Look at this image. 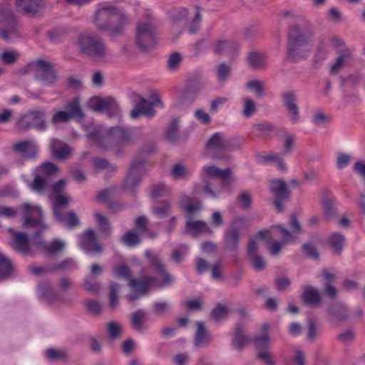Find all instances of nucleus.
<instances>
[{
  "mask_svg": "<svg viewBox=\"0 0 365 365\" xmlns=\"http://www.w3.org/2000/svg\"><path fill=\"white\" fill-rule=\"evenodd\" d=\"M136 129L115 126L106 129L96 125L87 133V138L99 148L120 153L125 146L134 144L138 138Z\"/></svg>",
  "mask_w": 365,
  "mask_h": 365,
  "instance_id": "obj_1",
  "label": "nucleus"
},
{
  "mask_svg": "<svg viewBox=\"0 0 365 365\" xmlns=\"http://www.w3.org/2000/svg\"><path fill=\"white\" fill-rule=\"evenodd\" d=\"M312 35L309 29H302L298 26H292L289 29L287 46V58L289 61L295 63L309 56L310 50L307 44Z\"/></svg>",
  "mask_w": 365,
  "mask_h": 365,
  "instance_id": "obj_2",
  "label": "nucleus"
},
{
  "mask_svg": "<svg viewBox=\"0 0 365 365\" xmlns=\"http://www.w3.org/2000/svg\"><path fill=\"white\" fill-rule=\"evenodd\" d=\"M155 149L156 145L153 141L145 143L141 146L139 153L132 160L124 181V189L128 192H135V187L140 185L141 178L145 173V156L155 152Z\"/></svg>",
  "mask_w": 365,
  "mask_h": 365,
  "instance_id": "obj_3",
  "label": "nucleus"
},
{
  "mask_svg": "<svg viewBox=\"0 0 365 365\" xmlns=\"http://www.w3.org/2000/svg\"><path fill=\"white\" fill-rule=\"evenodd\" d=\"M94 23L99 30L118 35L123 33L128 18L115 7L105 6L96 11Z\"/></svg>",
  "mask_w": 365,
  "mask_h": 365,
  "instance_id": "obj_4",
  "label": "nucleus"
},
{
  "mask_svg": "<svg viewBox=\"0 0 365 365\" xmlns=\"http://www.w3.org/2000/svg\"><path fill=\"white\" fill-rule=\"evenodd\" d=\"M20 75L32 74L43 86L53 87L58 80V71L49 61L38 59L28 63L19 71Z\"/></svg>",
  "mask_w": 365,
  "mask_h": 365,
  "instance_id": "obj_5",
  "label": "nucleus"
},
{
  "mask_svg": "<svg viewBox=\"0 0 365 365\" xmlns=\"http://www.w3.org/2000/svg\"><path fill=\"white\" fill-rule=\"evenodd\" d=\"M78 44L82 53L98 61L105 58L107 49L102 38L97 35L83 33L78 37Z\"/></svg>",
  "mask_w": 365,
  "mask_h": 365,
  "instance_id": "obj_6",
  "label": "nucleus"
},
{
  "mask_svg": "<svg viewBox=\"0 0 365 365\" xmlns=\"http://www.w3.org/2000/svg\"><path fill=\"white\" fill-rule=\"evenodd\" d=\"M251 221L244 217L235 218L230 224V227L225 232L223 244L225 250L237 253L239 250L241 228L249 226Z\"/></svg>",
  "mask_w": 365,
  "mask_h": 365,
  "instance_id": "obj_7",
  "label": "nucleus"
},
{
  "mask_svg": "<svg viewBox=\"0 0 365 365\" xmlns=\"http://www.w3.org/2000/svg\"><path fill=\"white\" fill-rule=\"evenodd\" d=\"M0 23L5 28L0 30V36L6 41L19 36V24L7 4H0Z\"/></svg>",
  "mask_w": 365,
  "mask_h": 365,
  "instance_id": "obj_8",
  "label": "nucleus"
},
{
  "mask_svg": "<svg viewBox=\"0 0 365 365\" xmlns=\"http://www.w3.org/2000/svg\"><path fill=\"white\" fill-rule=\"evenodd\" d=\"M45 116L46 111L43 108L30 110L19 120L17 128L24 130L35 128L37 130L43 131L47 128Z\"/></svg>",
  "mask_w": 365,
  "mask_h": 365,
  "instance_id": "obj_9",
  "label": "nucleus"
},
{
  "mask_svg": "<svg viewBox=\"0 0 365 365\" xmlns=\"http://www.w3.org/2000/svg\"><path fill=\"white\" fill-rule=\"evenodd\" d=\"M205 86V81L199 72L193 73L187 78L185 87L181 94L184 102L192 103Z\"/></svg>",
  "mask_w": 365,
  "mask_h": 365,
  "instance_id": "obj_10",
  "label": "nucleus"
},
{
  "mask_svg": "<svg viewBox=\"0 0 365 365\" xmlns=\"http://www.w3.org/2000/svg\"><path fill=\"white\" fill-rule=\"evenodd\" d=\"M136 43L143 51H146L156 44L155 27L150 23H139L136 31Z\"/></svg>",
  "mask_w": 365,
  "mask_h": 365,
  "instance_id": "obj_11",
  "label": "nucleus"
},
{
  "mask_svg": "<svg viewBox=\"0 0 365 365\" xmlns=\"http://www.w3.org/2000/svg\"><path fill=\"white\" fill-rule=\"evenodd\" d=\"M23 209L24 225L26 227H41V232L47 229L43 222L42 211L40 207L33 206L28 203L21 205Z\"/></svg>",
  "mask_w": 365,
  "mask_h": 365,
  "instance_id": "obj_12",
  "label": "nucleus"
},
{
  "mask_svg": "<svg viewBox=\"0 0 365 365\" xmlns=\"http://www.w3.org/2000/svg\"><path fill=\"white\" fill-rule=\"evenodd\" d=\"M270 190L274 195V204L278 212L283 211V201L287 200L290 195V191L288 190L285 182L279 179L272 180Z\"/></svg>",
  "mask_w": 365,
  "mask_h": 365,
  "instance_id": "obj_13",
  "label": "nucleus"
},
{
  "mask_svg": "<svg viewBox=\"0 0 365 365\" xmlns=\"http://www.w3.org/2000/svg\"><path fill=\"white\" fill-rule=\"evenodd\" d=\"M283 104L286 107L289 115V120L292 124H296L300 118L299 108L297 105V96L294 91H289L282 93L281 95Z\"/></svg>",
  "mask_w": 365,
  "mask_h": 365,
  "instance_id": "obj_14",
  "label": "nucleus"
},
{
  "mask_svg": "<svg viewBox=\"0 0 365 365\" xmlns=\"http://www.w3.org/2000/svg\"><path fill=\"white\" fill-rule=\"evenodd\" d=\"M202 177L209 179L220 178L223 185H228L235 180L230 168L221 170L215 165L204 166L202 169Z\"/></svg>",
  "mask_w": 365,
  "mask_h": 365,
  "instance_id": "obj_15",
  "label": "nucleus"
},
{
  "mask_svg": "<svg viewBox=\"0 0 365 365\" xmlns=\"http://www.w3.org/2000/svg\"><path fill=\"white\" fill-rule=\"evenodd\" d=\"M158 103L162 105V102L158 98L153 102H149L144 98L140 97L138 101L135 103V107L130 111V116L133 119H136L142 115L151 118L155 113L153 106Z\"/></svg>",
  "mask_w": 365,
  "mask_h": 365,
  "instance_id": "obj_16",
  "label": "nucleus"
},
{
  "mask_svg": "<svg viewBox=\"0 0 365 365\" xmlns=\"http://www.w3.org/2000/svg\"><path fill=\"white\" fill-rule=\"evenodd\" d=\"M145 255L148 260L149 265L158 272L163 277V282L159 284L160 287L166 286L172 282L173 277L167 272L165 265L158 255L148 250L145 252Z\"/></svg>",
  "mask_w": 365,
  "mask_h": 365,
  "instance_id": "obj_17",
  "label": "nucleus"
},
{
  "mask_svg": "<svg viewBox=\"0 0 365 365\" xmlns=\"http://www.w3.org/2000/svg\"><path fill=\"white\" fill-rule=\"evenodd\" d=\"M41 233V232H37L33 237V243L38 248H40L43 252L51 255H56L63 250L66 246L64 242L59 240H54L51 243L48 244L39 239Z\"/></svg>",
  "mask_w": 365,
  "mask_h": 365,
  "instance_id": "obj_18",
  "label": "nucleus"
},
{
  "mask_svg": "<svg viewBox=\"0 0 365 365\" xmlns=\"http://www.w3.org/2000/svg\"><path fill=\"white\" fill-rule=\"evenodd\" d=\"M16 5L19 11L31 16H36L46 6L43 0H16Z\"/></svg>",
  "mask_w": 365,
  "mask_h": 365,
  "instance_id": "obj_19",
  "label": "nucleus"
},
{
  "mask_svg": "<svg viewBox=\"0 0 365 365\" xmlns=\"http://www.w3.org/2000/svg\"><path fill=\"white\" fill-rule=\"evenodd\" d=\"M79 246L87 253H100L102 251L101 245L97 242L94 232L87 230L80 236Z\"/></svg>",
  "mask_w": 365,
  "mask_h": 365,
  "instance_id": "obj_20",
  "label": "nucleus"
},
{
  "mask_svg": "<svg viewBox=\"0 0 365 365\" xmlns=\"http://www.w3.org/2000/svg\"><path fill=\"white\" fill-rule=\"evenodd\" d=\"M10 245L14 250L23 255H31L29 237L24 232H14L12 242Z\"/></svg>",
  "mask_w": 365,
  "mask_h": 365,
  "instance_id": "obj_21",
  "label": "nucleus"
},
{
  "mask_svg": "<svg viewBox=\"0 0 365 365\" xmlns=\"http://www.w3.org/2000/svg\"><path fill=\"white\" fill-rule=\"evenodd\" d=\"M231 142L222 133L213 134L206 144L207 150L223 151L231 150Z\"/></svg>",
  "mask_w": 365,
  "mask_h": 365,
  "instance_id": "obj_22",
  "label": "nucleus"
},
{
  "mask_svg": "<svg viewBox=\"0 0 365 365\" xmlns=\"http://www.w3.org/2000/svg\"><path fill=\"white\" fill-rule=\"evenodd\" d=\"M159 284H157V279L154 277L143 276L139 279H131L129 286L133 291H138L141 294H147L150 287Z\"/></svg>",
  "mask_w": 365,
  "mask_h": 365,
  "instance_id": "obj_23",
  "label": "nucleus"
},
{
  "mask_svg": "<svg viewBox=\"0 0 365 365\" xmlns=\"http://www.w3.org/2000/svg\"><path fill=\"white\" fill-rule=\"evenodd\" d=\"M197 329L194 337V344L198 348L208 346L212 340V336L206 329L204 322H197Z\"/></svg>",
  "mask_w": 365,
  "mask_h": 365,
  "instance_id": "obj_24",
  "label": "nucleus"
},
{
  "mask_svg": "<svg viewBox=\"0 0 365 365\" xmlns=\"http://www.w3.org/2000/svg\"><path fill=\"white\" fill-rule=\"evenodd\" d=\"M13 150L22 157L29 159L36 158L38 152V148L36 144L29 140L21 141L14 144Z\"/></svg>",
  "mask_w": 365,
  "mask_h": 365,
  "instance_id": "obj_25",
  "label": "nucleus"
},
{
  "mask_svg": "<svg viewBox=\"0 0 365 365\" xmlns=\"http://www.w3.org/2000/svg\"><path fill=\"white\" fill-rule=\"evenodd\" d=\"M250 341H251V338L245 334L243 326L241 324H237L232 334V346L237 351H241Z\"/></svg>",
  "mask_w": 365,
  "mask_h": 365,
  "instance_id": "obj_26",
  "label": "nucleus"
},
{
  "mask_svg": "<svg viewBox=\"0 0 365 365\" xmlns=\"http://www.w3.org/2000/svg\"><path fill=\"white\" fill-rule=\"evenodd\" d=\"M239 50V44L237 42L229 40L218 41L214 48L215 53H226L231 57H235Z\"/></svg>",
  "mask_w": 365,
  "mask_h": 365,
  "instance_id": "obj_27",
  "label": "nucleus"
},
{
  "mask_svg": "<svg viewBox=\"0 0 365 365\" xmlns=\"http://www.w3.org/2000/svg\"><path fill=\"white\" fill-rule=\"evenodd\" d=\"M327 312L332 320L344 321L349 317V312L347 307L341 303L331 304L327 309Z\"/></svg>",
  "mask_w": 365,
  "mask_h": 365,
  "instance_id": "obj_28",
  "label": "nucleus"
},
{
  "mask_svg": "<svg viewBox=\"0 0 365 365\" xmlns=\"http://www.w3.org/2000/svg\"><path fill=\"white\" fill-rule=\"evenodd\" d=\"M303 302L309 306L317 305L321 302V296L318 289L312 286H304L302 293Z\"/></svg>",
  "mask_w": 365,
  "mask_h": 365,
  "instance_id": "obj_29",
  "label": "nucleus"
},
{
  "mask_svg": "<svg viewBox=\"0 0 365 365\" xmlns=\"http://www.w3.org/2000/svg\"><path fill=\"white\" fill-rule=\"evenodd\" d=\"M130 325L134 330L141 331L147 329L145 324L147 321V313L143 309H138L130 314Z\"/></svg>",
  "mask_w": 365,
  "mask_h": 365,
  "instance_id": "obj_30",
  "label": "nucleus"
},
{
  "mask_svg": "<svg viewBox=\"0 0 365 365\" xmlns=\"http://www.w3.org/2000/svg\"><path fill=\"white\" fill-rule=\"evenodd\" d=\"M51 150L56 158L58 159H66L71 153V149L66 145L57 139H52L51 141Z\"/></svg>",
  "mask_w": 365,
  "mask_h": 365,
  "instance_id": "obj_31",
  "label": "nucleus"
},
{
  "mask_svg": "<svg viewBox=\"0 0 365 365\" xmlns=\"http://www.w3.org/2000/svg\"><path fill=\"white\" fill-rule=\"evenodd\" d=\"M335 200L329 190L323 191L321 197V205L326 215L332 216L335 213Z\"/></svg>",
  "mask_w": 365,
  "mask_h": 365,
  "instance_id": "obj_32",
  "label": "nucleus"
},
{
  "mask_svg": "<svg viewBox=\"0 0 365 365\" xmlns=\"http://www.w3.org/2000/svg\"><path fill=\"white\" fill-rule=\"evenodd\" d=\"M180 205L189 214H192L202 208V202L200 200L186 195L182 196Z\"/></svg>",
  "mask_w": 365,
  "mask_h": 365,
  "instance_id": "obj_33",
  "label": "nucleus"
},
{
  "mask_svg": "<svg viewBox=\"0 0 365 365\" xmlns=\"http://www.w3.org/2000/svg\"><path fill=\"white\" fill-rule=\"evenodd\" d=\"M38 290L40 297L49 304H54L60 299L59 294L46 284H40Z\"/></svg>",
  "mask_w": 365,
  "mask_h": 365,
  "instance_id": "obj_34",
  "label": "nucleus"
},
{
  "mask_svg": "<svg viewBox=\"0 0 365 365\" xmlns=\"http://www.w3.org/2000/svg\"><path fill=\"white\" fill-rule=\"evenodd\" d=\"M66 112L70 118H78L83 120L85 115L80 106V100L78 98H74L71 103L66 106Z\"/></svg>",
  "mask_w": 365,
  "mask_h": 365,
  "instance_id": "obj_35",
  "label": "nucleus"
},
{
  "mask_svg": "<svg viewBox=\"0 0 365 365\" xmlns=\"http://www.w3.org/2000/svg\"><path fill=\"white\" fill-rule=\"evenodd\" d=\"M14 270L11 261L4 255L0 254V281L10 277Z\"/></svg>",
  "mask_w": 365,
  "mask_h": 365,
  "instance_id": "obj_36",
  "label": "nucleus"
},
{
  "mask_svg": "<svg viewBox=\"0 0 365 365\" xmlns=\"http://www.w3.org/2000/svg\"><path fill=\"white\" fill-rule=\"evenodd\" d=\"M103 112H106L109 117L118 114L119 106L114 98L111 96L103 98Z\"/></svg>",
  "mask_w": 365,
  "mask_h": 365,
  "instance_id": "obj_37",
  "label": "nucleus"
},
{
  "mask_svg": "<svg viewBox=\"0 0 365 365\" xmlns=\"http://www.w3.org/2000/svg\"><path fill=\"white\" fill-rule=\"evenodd\" d=\"M338 54L339 56L336 62L331 67L330 71L332 74H337L339 73L341 67L350 57L351 52L349 50L345 48L338 51Z\"/></svg>",
  "mask_w": 365,
  "mask_h": 365,
  "instance_id": "obj_38",
  "label": "nucleus"
},
{
  "mask_svg": "<svg viewBox=\"0 0 365 365\" xmlns=\"http://www.w3.org/2000/svg\"><path fill=\"white\" fill-rule=\"evenodd\" d=\"M232 76V66L226 63H221L216 66V77L220 83L226 82Z\"/></svg>",
  "mask_w": 365,
  "mask_h": 365,
  "instance_id": "obj_39",
  "label": "nucleus"
},
{
  "mask_svg": "<svg viewBox=\"0 0 365 365\" xmlns=\"http://www.w3.org/2000/svg\"><path fill=\"white\" fill-rule=\"evenodd\" d=\"M345 242V237L340 233H332L329 237V244L332 247L334 252L340 255Z\"/></svg>",
  "mask_w": 365,
  "mask_h": 365,
  "instance_id": "obj_40",
  "label": "nucleus"
},
{
  "mask_svg": "<svg viewBox=\"0 0 365 365\" xmlns=\"http://www.w3.org/2000/svg\"><path fill=\"white\" fill-rule=\"evenodd\" d=\"M307 339L310 342H314L319 337L320 334V329L318 323L313 319L309 318L307 319Z\"/></svg>",
  "mask_w": 365,
  "mask_h": 365,
  "instance_id": "obj_41",
  "label": "nucleus"
},
{
  "mask_svg": "<svg viewBox=\"0 0 365 365\" xmlns=\"http://www.w3.org/2000/svg\"><path fill=\"white\" fill-rule=\"evenodd\" d=\"M186 227L196 233H212V230L207 224L202 220H188L186 222Z\"/></svg>",
  "mask_w": 365,
  "mask_h": 365,
  "instance_id": "obj_42",
  "label": "nucleus"
},
{
  "mask_svg": "<svg viewBox=\"0 0 365 365\" xmlns=\"http://www.w3.org/2000/svg\"><path fill=\"white\" fill-rule=\"evenodd\" d=\"M171 210L170 202L164 200L152 208L153 213L159 219H164L169 215Z\"/></svg>",
  "mask_w": 365,
  "mask_h": 365,
  "instance_id": "obj_43",
  "label": "nucleus"
},
{
  "mask_svg": "<svg viewBox=\"0 0 365 365\" xmlns=\"http://www.w3.org/2000/svg\"><path fill=\"white\" fill-rule=\"evenodd\" d=\"M249 65L254 69H260L265 66V57L257 52H251L247 57Z\"/></svg>",
  "mask_w": 365,
  "mask_h": 365,
  "instance_id": "obj_44",
  "label": "nucleus"
},
{
  "mask_svg": "<svg viewBox=\"0 0 365 365\" xmlns=\"http://www.w3.org/2000/svg\"><path fill=\"white\" fill-rule=\"evenodd\" d=\"M57 220L61 222L66 223L70 228H73L79 224V220L73 211L67 213H61L55 216Z\"/></svg>",
  "mask_w": 365,
  "mask_h": 365,
  "instance_id": "obj_45",
  "label": "nucleus"
},
{
  "mask_svg": "<svg viewBox=\"0 0 365 365\" xmlns=\"http://www.w3.org/2000/svg\"><path fill=\"white\" fill-rule=\"evenodd\" d=\"M191 175L192 170L185 165L176 164L173 166L172 175L175 180H187Z\"/></svg>",
  "mask_w": 365,
  "mask_h": 365,
  "instance_id": "obj_46",
  "label": "nucleus"
},
{
  "mask_svg": "<svg viewBox=\"0 0 365 365\" xmlns=\"http://www.w3.org/2000/svg\"><path fill=\"white\" fill-rule=\"evenodd\" d=\"M201 21L202 16L200 14V9L199 6H196L195 7L194 16L191 22L187 26L188 31L190 34H195L200 30Z\"/></svg>",
  "mask_w": 365,
  "mask_h": 365,
  "instance_id": "obj_47",
  "label": "nucleus"
},
{
  "mask_svg": "<svg viewBox=\"0 0 365 365\" xmlns=\"http://www.w3.org/2000/svg\"><path fill=\"white\" fill-rule=\"evenodd\" d=\"M48 185V179L43 178L40 175H36L31 183L30 187L32 190L37 192H42L44 191Z\"/></svg>",
  "mask_w": 365,
  "mask_h": 365,
  "instance_id": "obj_48",
  "label": "nucleus"
},
{
  "mask_svg": "<svg viewBox=\"0 0 365 365\" xmlns=\"http://www.w3.org/2000/svg\"><path fill=\"white\" fill-rule=\"evenodd\" d=\"M120 284L112 282L110 284L109 304L111 309H115L118 305V292Z\"/></svg>",
  "mask_w": 365,
  "mask_h": 365,
  "instance_id": "obj_49",
  "label": "nucleus"
},
{
  "mask_svg": "<svg viewBox=\"0 0 365 365\" xmlns=\"http://www.w3.org/2000/svg\"><path fill=\"white\" fill-rule=\"evenodd\" d=\"M178 129H179V121L177 119H173L167 130H166V138L171 142H176L178 139Z\"/></svg>",
  "mask_w": 365,
  "mask_h": 365,
  "instance_id": "obj_50",
  "label": "nucleus"
},
{
  "mask_svg": "<svg viewBox=\"0 0 365 365\" xmlns=\"http://www.w3.org/2000/svg\"><path fill=\"white\" fill-rule=\"evenodd\" d=\"M251 340L254 341L257 353L261 350H268L270 341L268 334H264L260 336H255L251 338Z\"/></svg>",
  "mask_w": 365,
  "mask_h": 365,
  "instance_id": "obj_51",
  "label": "nucleus"
},
{
  "mask_svg": "<svg viewBox=\"0 0 365 365\" xmlns=\"http://www.w3.org/2000/svg\"><path fill=\"white\" fill-rule=\"evenodd\" d=\"M46 356L51 361L64 360L67 358V353L62 349H48L46 351Z\"/></svg>",
  "mask_w": 365,
  "mask_h": 365,
  "instance_id": "obj_52",
  "label": "nucleus"
},
{
  "mask_svg": "<svg viewBox=\"0 0 365 365\" xmlns=\"http://www.w3.org/2000/svg\"><path fill=\"white\" fill-rule=\"evenodd\" d=\"M256 104L250 97L243 99L242 114L246 118L252 116L256 113Z\"/></svg>",
  "mask_w": 365,
  "mask_h": 365,
  "instance_id": "obj_53",
  "label": "nucleus"
},
{
  "mask_svg": "<svg viewBox=\"0 0 365 365\" xmlns=\"http://www.w3.org/2000/svg\"><path fill=\"white\" fill-rule=\"evenodd\" d=\"M69 203V199L66 195L61 194V195H56V199L53 204V215L54 216H56L61 212H60V210L63 207H66Z\"/></svg>",
  "mask_w": 365,
  "mask_h": 365,
  "instance_id": "obj_54",
  "label": "nucleus"
},
{
  "mask_svg": "<svg viewBox=\"0 0 365 365\" xmlns=\"http://www.w3.org/2000/svg\"><path fill=\"white\" fill-rule=\"evenodd\" d=\"M77 267L76 262L72 259H66L58 264H53L51 265V269L53 272L60 270H70Z\"/></svg>",
  "mask_w": 365,
  "mask_h": 365,
  "instance_id": "obj_55",
  "label": "nucleus"
},
{
  "mask_svg": "<svg viewBox=\"0 0 365 365\" xmlns=\"http://www.w3.org/2000/svg\"><path fill=\"white\" fill-rule=\"evenodd\" d=\"M122 242L127 246L134 247L140 242V239L135 231H128L122 237Z\"/></svg>",
  "mask_w": 365,
  "mask_h": 365,
  "instance_id": "obj_56",
  "label": "nucleus"
},
{
  "mask_svg": "<svg viewBox=\"0 0 365 365\" xmlns=\"http://www.w3.org/2000/svg\"><path fill=\"white\" fill-rule=\"evenodd\" d=\"M58 171V168L52 163H43L38 168L40 175H44L47 179L48 177Z\"/></svg>",
  "mask_w": 365,
  "mask_h": 365,
  "instance_id": "obj_57",
  "label": "nucleus"
},
{
  "mask_svg": "<svg viewBox=\"0 0 365 365\" xmlns=\"http://www.w3.org/2000/svg\"><path fill=\"white\" fill-rule=\"evenodd\" d=\"M237 201L242 209L247 210L252 206V197L247 191H243L237 197Z\"/></svg>",
  "mask_w": 365,
  "mask_h": 365,
  "instance_id": "obj_58",
  "label": "nucleus"
},
{
  "mask_svg": "<svg viewBox=\"0 0 365 365\" xmlns=\"http://www.w3.org/2000/svg\"><path fill=\"white\" fill-rule=\"evenodd\" d=\"M169 192V188L164 184L154 185L151 191L153 198H158L165 196Z\"/></svg>",
  "mask_w": 365,
  "mask_h": 365,
  "instance_id": "obj_59",
  "label": "nucleus"
},
{
  "mask_svg": "<svg viewBox=\"0 0 365 365\" xmlns=\"http://www.w3.org/2000/svg\"><path fill=\"white\" fill-rule=\"evenodd\" d=\"M227 309L226 307L218 304L212 312L211 317L215 321H221L225 319L227 316Z\"/></svg>",
  "mask_w": 365,
  "mask_h": 365,
  "instance_id": "obj_60",
  "label": "nucleus"
},
{
  "mask_svg": "<svg viewBox=\"0 0 365 365\" xmlns=\"http://www.w3.org/2000/svg\"><path fill=\"white\" fill-rule=\"evenodd\" d=\"M351 155L347 153H340L336 157V168L338 170H342L349 165L351 161Z\"/></svg>",
  "mask_w": 365,
  "mask_h": 365,
  "instance_id": "obj_61",
  "label": "nucleus"
},
{
  "mask_svg": "<svg viewBox=\"0 0 365 365\" xmlns=\"http://www.w3.org/2000/svg\"><path fill=\"white\" fill-rule=\"evenodd\" d=\"M182 61V56L178 53H173L168 61V66L170 70H176Z\"/></svg>",
  "mask_w": 365,
  "mask_h": 365,
  "instance_id": "obj_62",
  "label": "nucleus"
},
{
  "mask_svg": "<svg viewBox=\"0 0 365 365\" xmlns=\"http://www.w3.org/2000/svg\"><path fill=\"white\" fill-rule=\"evenodd\" d=\"M103 98L98 96L92 97L88 101V107L93 111L103 112Z\"/></svg>",
  "mask_w": 365,
  "mask_h": 365,
  "instance_id": "obj_63",
  "label": "nucleus"
},
{
  "mask_svg": "<svg viewBox=\"0 0 365 365\" xmlns=\"http://www.w3.org/2000/svg\"><path fill=\"white\" fill-rule=\"evenodd\" d=\"M70 120V116H68L66 111L60 110L53 115L51 122L53 125H57L58 123L68 122Z\"/></svg>",
  "mask_w": 365,
  "mask_h": 365,
  "instance_id": "obj_64",
  "label": "nucleus"
}]
</instances>
